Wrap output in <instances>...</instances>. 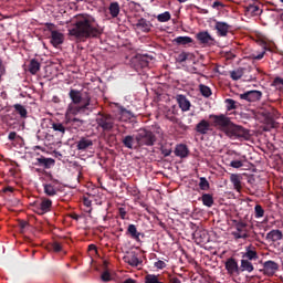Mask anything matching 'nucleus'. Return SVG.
<instances>
[{"label":"nucleus","instance_id":"1","mask_svg":"<svg viewBox=\"0 0 283 283\" xmlns=\"http://www.w3.org/2000/svg\"><path fill=\"white\" fill-rule=\"evenodd\" d=\"M70 36L74 39H98L103 34V29L96 20L90 15H80L73 28L69 29Z\"/></svg>","mask_w":283,"mask_h":283},{"label":"nucleus","instance_id":"2","mask_svg":"<svg viewBox=\"0 0 283 283\" xmlns=\"http://www.w3.org/2000/svg\"><path fill=\"white\" fill-rule=\"evenodd\" d=\"M138 147H154L156 145V134L149 129L140 128L135 136Z\"/></svg>","mask_w":283,"mask_h":283},{"label":"nucleus","instance_id":"3","mask_svg":"<svg viewBox=\"0 0 283 283\" xmlns=\"http://www.w3.org/2000/svg\"><path fill=\"white\" fill-rule=\"evenodd\" d=\"M90 101H92V98L87 95L86 101L82 106H78V104H70L65 113L66 120L73 122V123H81L78 118H74L73 116L81 114V112H85V109L90 107Z\"/></svg>","mask_w":283,"mask_h":283},{"label":"nucleus","instance_id":"4","mask_svg":"<svg viewBox=\"0 0 283 283\" xmlns=\"http://www.w3.org/2000/svg\"><path fill=\"white\" fill-rule=\"evenodd\" d=\"M96 123L104 133L112 132L116 127V118L107 113H98Z\"/></svg>","mask_w":283,"mask_h":283},{"label":"nucleus","instance_id":"5","mask_svg":"<svg viewBox=\"0 0 283 283\" xmlns=\"http://www.w3.org/2000/svg\"><path fill=\"white\" fill-rule=\"evenodd\" d=\"M249 223L240 220L234 221V231L231 232V235L234 240H248V238H251L249 234Z\"/></svg>","mask_w":283,"mask_h":283},{"label":"nucleus","instance_id":"6","mask_svg":"<svg viewBox=\"0 0 283 283\" xmlns=\"http://www.w3.org/2000/svg\"><path fill=\"white\" fill-rule=\"evenodd\" d=\"M229 138L238 139L243 138L244 140H249L251 138V134L249 133V129L235 125L232 123V126L228 129L227 134Z\"/></svg>","mask_w":283,"mask_h":283},{"label":"nucleus","instance_id":"7","mask_svg":"<svg viewBox=\"0 0 283 283\" xmlns=\"http://www.w3.org/2000/svg\"><path fill=\"white\" fill-rule=\"evenodd\" d=\"M210 118H212L214 127H218V129H221V132H224V134H227L233 125V122H231V117H227V115L224 114L210 115Z\"/></svg>","mask_w":283,"mask_h":283},{"label":"nucleus","instance_id":"8","mask_svg":"<svg viewBox=\"0 0 283 283\" xmlns=\"http://www.w3.org/2000/svg\"><path fill=\"white\" fill-rule=\"evenodd\" d=\"M253 72V67L248 66L245 69H238L237 71H231L230 76L232 81H240L242 76L244 77V81H255L256 75L255 74H250L249 73Z\"/></svg>","mask_w":283,"mask_h":283},{"label":"nucleus","instance_id":"9","mask_svg":"<svg viewBox=\"0 0 283 283\" xmlns=\"http://www.w3.org/2000/svg\"><path fill=\"white\" fill-rule=\"evenodd\" d=\"M46 28L51 32V36H50L51 45H53V48H59V45H63V41H65V35L54 30L55 27L52 23H46Z\"/></svg>","mask_w":283,"mask_h":283},{"label":"nucleus","instance_id":"10","mask_svg":"<svg viewBox=\"0 0 283 283\" xmlns=\"http://www.w3.org/2000/svg\"><path fill=\"white\" fill-rule=\"evenodd\" d=\"M59 185H61V181L43 184L42 187L45 196H48L49 198H54V196H59V191H61V188H59Z\"/></svg>","mask_w":283,"mask_h":283},{"label":"nucleus","instance_id":"11","mask_svg":"<svg viewBox=\"0 0 283 283\" xmlns=\"http://www.w3.org/2000/svg\"><path fill=\"white\" fill-rule=\"evenodd\" d=\"M196 39L201 45H216V39L209 34V31H200L196 34Z\"/></svg>","mask_w":283,"mask_h":283},{"label":"nucleus","instance_id":"12","mask_svg":"<svg viewBox=\"0 0 283 283\" xmlns=\"http://www.w3.org/2000/svg\"><path fill=\"white\" fill-rule=\"evenodd\" d=\"M241 101H248V103H255L258 101H261L262 98V92L260 91H248L243 94H240Z\"/></svg>","mask_w":283,"mask_h":283},{"label":"nucleus","instance_id":"13","mask_svg":"<svg viewBox=\"0 0 283 283\" xmlns=\"http://www.w3.org/2000/svg\"><path fill=\"white\" fill-rule=\"evenodd\" d=\"M39 216H43L44 213L50 212L52 209V199L42 198L40 202L35 203Z\"/></svg>","mask_w":283,"mask_h":283},{"label":"nucleus","instance_id":"14","mask_svg":"<svg viewBox=\"0 0 283 283\" xmlns=\"http://www.w3.org/2000/svg\"><path fill=\"white\" fill-rule=\"evenodd\" d=\"M263 271L265 275H269V277H273L277 271H280V264H277L275 261H265L263 263Z\"/></svg>","mask_w":283,"mask_h":283},{"label":"nucleus","instance_id":"15","mask_svg":"<svg viewBox=\"0 0 283 283\" xmlns=\"http://www.w3.org/2000/svg\"><path fill=\"white\" fill-rule=\"evenodd\" d=\"M226 270L229 275H240V265H238V260L235 258H229L226 261Z\"/></svg>","mask_w":283,"mask_h":283},{"label":"nucleus","instance_id":"16","mask_svg":"<svg viewBox=\"0 0 283 283\" xmlns=\"http://www.w3.org/2000/svg\"><path fill=\"white\" fill-rule=\"evenodd\" d=\"M241 258L250 262H255L256 260H260V256L258 255V250H255V247L253 245L245 247V252L241 254Z\"/></svg>","mask_w":283,"mask_h":283},{"label":"nucleus","instance_id":"17","mask_svg":"<svg viewBox=\"0 0 283 283\" xmlns=\"http://www.w3.org/2000/svg\"><path fill=\"white\" fill-rule=\"evenodd\" d=\"M94 147V142L90 137H81L76 142V149L78 151H86V149H92Z\"/></svg>","mask_w":283,"mask_h":283},{"label":"nucleus","instance_id":"18","mask_svg":"<svg viewBox=\"0 0 283 283\" xmlns=\"http://www.w3.org/2000/svg\"><path fill=\"white\" fill-rule=\"evenodd\" d=\"M36 163L34 164L36 167H43L44 169H51L56 165V161L52 158H46L44 156H41L35 159Z\"/></svg>","mask_w":283,"mask_h":283},{"label":"nucleus","instance_id":"19","mask_svg":"<svg viewBox=\"0 0 283 283\" xmlns=\"http://www.w3.org/2000/svg\"><path fill=\"white\" fill-rule=\"evenodd\" d=\"M117 118L120 123H127L134 118V113L132 111H127V108L120 106L118 108V115Z\"/></svg>","mask_w":283,"mask_h":283},{"label":"nucleus","instance_id":"20","mask_svg":"<svg viewBox=\"0 0 283 283\" xmlns=\"http://www.w3.org/2000/svg\"><path fill=\"white\" fill-rule=\"evenodd\" d=\"M69 96L74 105H78L81 103L85 104L87 101V97L84 98L83 95H81V91L74 88L70 90Z\"/></svg>","mask_w":283,"mask_h":283},{"label":"nucleus","instance_id":"21","mask_svg":"<svg viewBox=\"0 0 283 283\" xmlns=\"http://www.w3.org/2000/svg\"><path fill=\"white\" fill-rule=\"evenodd\" d=\"M196 132L197 134H201V136H205L206 134L209 133L211 129V124L207 119H201L197 125H196Z\"/></svg>","mask_w":283,"mask_h":283},{"label":"nucleus","instance_id":"22","mask_svg":"<svg viewBox=\"0 0 283 283\" xmlns=\"http://www.w3.org/2000/svg\"><path fill=\"white\" fill-rule=\"evenodd\" d=\"M176 101L181 109V112H189L191 109V102L187 99L185 95H177Z\"/></svg>","mask_w":283,"mask_h":283},{"label":"nucleus","instance_id":"23","mask_svg":"<svg viewBox=\"0 0 283 283\" xmlns=\"http://www.w3.org/2000/svg\"><path fill=\"white\" fill-rule=\"evenodd\" d=\"M245 17H260L262 14V9H260V6L255 4H249L244 9Z\"/></svg>","mask_w":283,"mask_h":283},{"label":"nucleus","instance_id":"24","mask_svg":"<svg viewBox=\"0 0 283 283\" xmlns=\"http://www.w3.org/2000/svg\"><path fill=\"white\" fill-rule=\"evenodd\" d=\"M214 28L219 36H227V34H229V30H231V27L227 22H216Z\"/></svg>","mask_w":283,"mask_h":283},{"label":"nucleus","instance_id":"25","mask_svg":"<svg viewBox=\"0 0 283 283\" xmlns=\"http://www.w3.org/2000/svg\"><path fill=\"white\" fill-rule=\"evenodd\" d=\"M175 156L178 158H187L189 156V147L185 144H178L175 148Z\"/></svg>","mask_w":283,"mask_h":283},{"label":"nucleus","instance_id":"26","mask_svg":"<svg viewBox=\"0 0 283 283\" xmlns=\"http://www.w3.org/2000/svg\"><path fill=\"white\" fill-rule=\"evenodd\" d=\"M126 235H129L132 240H136V242H140V237L143 233L138 232V229L135 224H129L126 231Z\"/></svg>","mask_w":283,"mask_h":283},{"label":"nucleus","instance_id":"27","mask_svg":"<svg viewBox=\"0 0 283 283\" xmlns=\"http://www.w3.org/2000/svg\"><path fill=\"white\" fill-rule=\"evenodd\" d=\"M136 28H138V30H142V32H151V22H149L147 19L142 18L137 21L136 23Z\"/></svg>","mask_w":283,"mask_h":283},{"label":"nucleus","instance_id":"28","mask_svg":"<svg viewBox=\"0 0 283 283\" xmlns=\"http://www.w3.org/2000/svg\"><path fill=\"white\" fill-rule=\"evenodd\" d=\"M124 262L129 264V266H140V264H143V260L138 259L136 254L124 256Z\"/></svg>","mask_w":283,"mask_h":283},{"label":"nucleus","instance_id":"29","mask_svg":"<svg viewBox=\"0 0 283 283\" xmlns=\"http://www.w3.org/2000/svg\"><path fill=\"white\" fill-rule=\"evenodd\" d=\"M247 271L248 273H253L255 271V268L253 266V263L247 259H241V265H240V273Z\"/></svg>","mask_w":283,"mask_h":283},{"label":"nucleus","instance_id":"30","mask_svg":"<svg viewBox=\"0 0 283 283\" xmlns=\"http://www.w3.org/2000/svg\"><path fill=\"white\" fill-rule=\"evenodd\" d=\"M108 12L113 19H116L120 14V4L118 2H111Z\"/></svg>","mask_w":283,"mask_h":283},{"label":"nucleus","instance_id":"31","mask_svg":"<svg viewBox=\"0 0 283 283\" xmlns=\"http://www.w3.org/2000/svg\"><path fill=\"white\" fill-rule=\"evenodd\" d=\"M149 61H151V57H149L148 55L136 56L137 65L138 67H142V69L149 67Z\"/></svg>","mask_w":283,"mask_h":283},{"label":"nucleus","instance_id":"32","mask_svg":"<svg viewBox=\"0 0 283 283\" xmlns=\"http://www.w3.org/2000/svg\"><path fill=\"white\" fill-rule=\"evenodd\" d=\"M230 181L232 182L235 191L240 193L242 191V181L240 179V175H231Z\"/></svg>","mask_w":283,"mask_h":283},{"label":"nucleus","instance_id":"33","mask_svg":"<svg viewBox=\"0 0 283 283\" xmlns=\"http://www.w3.org/2000/svg\"><path fill=\"white\" fill-rule=\"evenodd\" d=\"M13 109L15 114H19L20 118H23V119L28 118V108H25V106L21 104H14Z\"/></svg>","mask_w":283,"mask_h":283},{"label":"nucleus","instance_id":"34","mask_svg":"<svg viewBox=\"0 0 283 283\" xmlns=\"http://www.w3.org/2000/svg\"><path fill=\"white\" fill-rule=\"evenodd\" d=\"M136 140V137L133 135H127L123 138L122 143L126 149H134V143Z\"/></svg>","mask_w":283,"mask_h":283},{"label":"nucleus","instance_id":"35","mask_svg":"<svg viewBox=\"0 0 283 283\" xmlns=\"http://www.w3.org/2000/svg\"><path fill=\"white\" fill-rule=\"evenodd\" d=\"M199 200L202 201V205L205 207H209V208L213 207V196L210 193H203L201 198H199Z\"/></svg>","mask_w":283,"mask_h":283},{"label":"nucleus","instance_id":"36","mask_svg":"<svg viewBox=\"0 0 283 283\" xmlns=\"http://www.w3.org/2000/svg\"><path fill=\"white\" fill-rule=\"evenodd\" d=\"M268 240H272V242H277L282 240V231L280 230H272L266 234Z\"/></svg>","mask_w":283,"mask_h":283},{"label":"nucleus","instance_id":"37","mask_svg":"<svg viewBox=\"0 0 283 283\" xmlns=\"http://www.w3.org/2000/svg\"><path fill=\"white\" fill-rule=\"evenodd\" d=\"M41 70V63L36 61V59H32L29 64L30 74H36Z\"/></svg>","mask_w":283,"mask_h":283},{"label":"nucleus","instance_id":"38","mask_svg":"<svg viewBox=\"0 0 283 283\" xmlns=\"http://www.w3.org/2000/svg\"><path fill=\"white\" fill-rule=\"evenodd\" d=\"M174 43H177V45H189V43H193V39L191 36H177Z\"/></svg>","mask_w":283,"mask_h":283},{"label":"nucleus","instance_id":"39","mask_svg":"<svg viewBox=\"0 0 283 283\" xmlns=\"http://www.w3.org/2000/svg\"><path fill=\"white\" fill-rule=\"evenodd\" d=\"M157 21H159V23H167V21H171V13H169V11H165L164 13L158 14Z\"/></svg>","mask_w":283,"mask_h":283},{"label":"nucleus","instance_id":"40","mask_svg":"<svg viewBox=\"0 0 283 283\" xmlns=\"http://www.w3.org/2000/svg\"><path fill=\"white\" fill-rule=\"evenodd\" d=\"M42 174L44 176L42 177V180H44V182H59V179H55L52 172L43 170Z\"/></svg>","mask_w":283,"mask_h":283},{"label":"nucleus","instance_id":"41","mask_svg":"<svg viewBox=\"0 0 283 283\" xmlns=\"http://www.w3.org/2000/svg\"><path fill=\"white\" fill-rule=\"evenodd\" d=\"M199 189H201V191H209L210 189L209 181L205 177H200L199 179Z\"/></svg>","mask_w":283,"mask_h":283},{"label":"nucleus","instance_id":"42","mask_svg":"<svg viewBox=\"0 0 283 283\" xmlns=\"http://www.w3.org/2000/svg\"><path fill=\"white\" fill-rule=\"evenodd\" d=\"M224 103L227 105L228 112H231L232 109H238V102H235L234 99L227 98Z\"/></svg>","mask_w":283,"mask_h":283},{"label":"nucleus","instance_id":"43","mask_svg":"<svg viewBox=\"0 0 283 283\" xmlns=\"http://www.w3.org/2000/svg\"><path fill=\"white\" fill-rule=\"evenodd\" d=\"M200 93L202 94V96H205L206 98H209V96H211V88L205 84H200Z\"/></svg>","mask_w":283,"mask_h":283},{"label":"nucleus","instance_id":"44","mask_svg":"<svg viewBox=\"0 0 283 283\" xmlns=\"http://www.w3.org/2000/svg\"><path fill=\"white\" fill-rule=\"evenodd\" d=\"M145 283H163L158 280V275L156 274H147L145 276Z\"/></svg>","mask_w":283,"mask_h":283},{"label":"nucleus","instance_id":"45","mask_svg":"<svg viewBox=\"0 0 283 283\" xmlns=\"http://www.w3.org/2000/svg\"><path fill=\"white\" fill-rule=\"evenodd\" d=\"M51 125H52L51 128L54 132H59L60 134H65V126H63V124H61V123H52Z\"/></svg>","mask_w":283,"mask_h":283},{"label":"nucleus","instance_id":"46","mask_svg":"<svg viewBox=\"0 0 283 283\" xmlns=\"http://www.w3.org/2000/svg\"><path fill=\"white\" fill-rule=\"evenodd\" d=\"M254 218H264V208H262L260 205L254 207Z\"/></svg>","mask_w":283,"mask_h":283},{"label":"nucleus","instance_id":"47","mask_svg":"<svg viewBox=\"0 0 283 283\" xmlns=\"http://www.w3.org/2000/svg\"><path fill=\"white\" fill-rule=\"evenodd\" d=\"M28 227H30V223L28 221L25 220L19 221L20 233H25V229H28Z\"/></svg>","mask_w":283,"mask_h":283},{"label":"nucleus","instance_id":"48","mask_svg":"<svg viewBox=\"0 0 283 283\" xmlns=\"http://www.w3.org/2000/svg\"><path fill=\"white\" fill-rule=\"evenodd\" d=\"M160 151H161L164 158H167V157L171 156L172 150H171V147L167 148V146H161Z\"/></svg>","mask_w":283,"mask_h":283},{"label":"nucleus","instance_id":"49","mask_svg":"<svg viewBox=\"0 0 283 283\" xmlns=\"http://www.w3.org/2000/svg\"><path fill=\"white\" fill-rule=\"evenodd\" d=\"M230 167H232L233 169H240L241 167H244V163H242V160H232L230 163Z\"/></svg>","mask_w":283,"mask_h":283},{"label":"nucleus","instance_id":"50","mask_svg":"<svg viewBox=\"0 0 283 283\" xmlns=\"http://www.w3.org/2000/svg\"><path fill=\"white\" fill-rule=\"evenodd\" d=\"M101 279L103 282H112V274L108 271H105L102 275Z\"/></svg>","mask_w":283,"mask_h":283},{"label":"nucleus","instance_id":"51","mask_svg":"<svg viewBox=\"0 0 283 283\" xmlns=\"http://www.w3.org/2000/svg\"><path fill=\"white\" fill-rule=\"evenodd\" d=\"M155 269H166L167 268V263H165V261L163 260H158L157 262L154 263Z\"/></svg>","mask_w":283,"mask_h":283},{"label":"nucleus","instance_id":"52","mask_svg":"<svg viewBox=\"0 0 283 283\" xmlns=\"http://www.w3.org/2000/svg\"><path fill=\"white\" fill-rule=\"evenodd\" d=\"M51 248L53 249V251L55 253H60V251H62L63 247L61 245V243L59 242H53Z\"/></svg>","mask_w":283,"mask_h":283},{"label":"nucleus","instance_id":"53","mask_svg":"<svg viewBox=\"0 0 283 283\" xmlns=\"http://www.w3.org/2000/svg\"><path fill=\"white\" fill-rule=\"evenodd\" d=\"M273 86L274 87H283V78L282 77H275L273 81Z\"/></svg>","mask_w":283,"mask_h":283},{"label":"nucleus","instance_id":"54","mask_svg":"<svg viewBox=\"0 0 283 283\" xmlns=\"http://www.w3.org/2000/svg\"><path fill=\"white\" fill-rule=\"evenodd\" d=\"M264 54H266V51H263L258 55L253 54L252 59H253V61H262V59H264Z\"/></svg>","mask_w":283,"mask_h":283},{"label":"nucleus","instance_id":"55","mask_svg":"<svg viewBox=\"0 0 283 283\" xmlns=\"http://www.w3.org/2000/svg\"><path fill=\"white\" fill-rule=\"evenodd\" d=\"M179 63H185V61H187V59H189V54L184 52L179 55Z\"/></svg>","mask_w":283,"mask_h":283},{"label":"nucleus","instance_id":"56","mask_svg":"<svg viewBox=\"0 0 283 283\" xmlns=\"http://www.w3.org/2000/svg\"><path fill=\"white\" fill-rule=\"evenodd\" d=\"M17 138H19V135H17V132H10L8 135V139L9 140H17Z\"/></svg>","mask_w":283,"mask_h":283},{"label":"nucleus","instance_id":"57","mask_svg":"<svg viewBox=\"0 0 283 283\" xmlns=\"http://www.w3.org/2000/svg\"><path fill=\"white\" fill-rule=\"evenodd\" d=\"M118 213H119L122 220H125V218L127 216V210H125V208H119Z\"/></svg>","mask_w":283,"mask_h":283},{"label":"nucleus","instance_id":"58","mask_svg":"<svg viewBox=\"0 0 283 283\" xmlns=\"http://www.w3.org/2000/svg\"><path fill=\"white\" fill-rule=\"evenodd\" d=\"M83 205H84V207H92V201H91V199L87 198V197H84V198H83Z\"/></svg>","mask_w":283,"mask_h":283},{"label":"nucleus","instance_id":"59","mask_svg":"<svg viewBox=\"0 0 283 283\" xmlns=\"http://www.w3.org/2000/svg\"><path fill=\"white\" fill-rule=\"evenodd\" d=\"M227 155L231 156V158H238V156H240L235 150H228Z\"/></svg>","mask_w":283,"mask_h":283},{"label":"nucleus","instance_id":"60","mask_svg":"<svg viewBox=\"0 0 283 283\" xmlns=\"http://www.w3.org/2000/svg\"><path fill=\"white\" fill-rule=\"evenodd\" d=\"M2 191H3V193H12V191H14V188L9 186V187L3 188Z\"/></svg>","mask_w":283,"mask_h":283},{"label":"nucleus","instance_id":"61","mask_svg":"<svg viewBox=\"0 0 283 283\" xmlns=\"http://www.w3.org/2000/svg\"><path fill=\"white\" fill-rule=\"evenodd\" d=\"M169 283H182V281H180V279H178V277H171L170 280H169Z\"/></svg>","mask_w":283,"mask_h":283},{"label":"nucleus","instance_id":"62","mask_svg":"<svg viewBox=\"0 0 283 283\" xmlns=\"http://www.w3.org/2000/svg\"><path fill=\"white\" fill-rule=\"evenodd\" d=\"M123 283H136L134 279H126Z\"/></svg>","mask_w":283,"mask_h":283},{"label":"nucleus","instance_id":"63","mask_svg":"<svg viewBox=\"0 0 283 283\" xmlns=\"http://www.w3.org/2000/svg\"><path fill=\"white\" fill-rule=\"evenodd\" d=\"M218 6H222V2H220V1H214V2H213V8H218Z\"/></svg>","mask_w":283,"mask_h":283},{"label":"nucleus","instance_id":"64","mask_svg":"<svg viewBox=\"0 0 283 283\" xmlns=\"http://www.w3.org/2000/svg\"><path fill=\"white\" fill-rule=\"evenodd\" d=\"M71 218H72L73 220H78L80 217H78V214L74 213V214L71 216Z\"/></svg>","mask_w":283,"mask_h":283}]
</instances>
